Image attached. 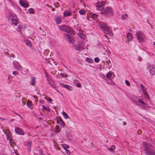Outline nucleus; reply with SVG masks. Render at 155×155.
Here are the masks:
<instances>
[{
  "mask_svg": "<svg viewBox=\"0 0 155 155\" xmlns=\"http://www.w3.org/2000/svg\"><path fill=\"white\" fill-rule=\"evenodd\" d=\"M104 5L100 2L98 3L96 5L97 9L102 11L101 13L105 15H112L113 11L112 9L109 7H104Z\"/></svg>",
  "mask_w": 155,
  "mask_h": 155,
  "instance_id": "1",
  "label": "nucleus"
},
{
  "mask_svg": "<svg viewBox=\"0 0 155 155\" xmlns=\"http://www.w3.org/2000/svg\"><path fill=\"white\" fill-rule=\"evenodd\" d=\"M99 26L104 33L110 36L113 35L112 31L105 23L102 22H100Z\"/></svg>",
  "mask_w": 155,
  "mask_h": 155,
  "instance_id": "2",
  "label": "nucleus"
},
{
  "mask_svg": "<svg viewBox=\"0 0 155 155\" xmlns=\"http://www.w3.org/2000/svg\"><path fill=\"white\" fill-rule=\"evenodd\" d=\"M58 29L71 35H74L75 34L74 31L71 29V28L66 25H64L60 26L58 27Z\"/></svg>",
  "mask_w": 155,
  "mask_h": 155,
  "instance_id": "3",
  "label": "nucleus"
},
{
  "mask_svg": "<svg viewBox=\"0 0 155 155\" xmlns=\"http://www.w3.org/2000/svg\"><path fill=\"white\" fill-rule=\"evenodd\" d=\"M146 155H155V152L152 149V146L146 143Z\"/></svg>",
  "mask_w": 155,
  "mask_h": 155,
  "instance_id": "4",
  "label": "nucleus"
},
{
  "mask_svg": "<svg viewBox=\"0 0 155 155\" xmlns=\"http://www.w3.org/2000/svg\"><path fill=\"white\" fill-rule=\"evenodd\" d=\"M8 21H11L12 23L15 26L17 25L18 23V20L17 19L15 15L14 14H11L8 18Z\"/></svg>",
  "mask_w": 155,
  "mask_h": 155,
  "instance_id": "5",
  "label": "nucleus"
},
{
  "mask_svg": "<svg viewBox=\"0 0 155 155\" xmlns=\"http://www.w3.org/2000/svg\"><path fill=\"white\" fill-rule=\"evenodd\" d=\"M13 64L16 70L18 71L22 70V67L18 62L16 61H13Z\"/></svg>",
  "mask_w": 155,
  "mask_h": 155,
  "instance_id": "6",
  "label": "nucleus"
},
{
  "mask_svg": "<svg viewBox=\"0 0 155 155\" xmlns=\"http://www.w3.org/2000/svg\"><path fill=\"white\" fill-rule=\"evenodd\" d=\"M147 69L151 74H155V66L154 65L148 64L147 66Z\"/></svg>",
  "mask_w": 155,
  "mask_h": 155,
  "instance_id": "7",
  "label": "nucleus"
},
{
  "mask_svg": "<svg viewBox=\"0 0 155 155\" xmlns=\"http://www.w3.org/2000/svg\"><path fill=\"white\" fill-rule=\"evenodd\" d=\"M136 35L137 39L140 42H141L143 41V35L142 32H137Z\"/></svg>",
  "mask_w": 155,
  "mask_h": 155,
  "instance_id": "8",
  "label": "nucleus"
},
{
  "mask_svg": "<svg viewBox=\"0 0 155 155\" xmlns=\"http://www.w3.org/2000/svg\"><path fill=\"white\" fill-rule=\"evenodd\" d=\"M84 48L83 43L81 42H79L76 45L75 49L77 50L81 51L83 50Z\"/></svg>",
  "mask_w": 155,
  "mask_h": 155,
  "instance_id": "9",
  "label": "nucleus"
},
{
  "mask_svg": "<svg viewBox=\"0 0 155 155\" xmlns=\"http://www.w3.org/2000/svg\"><path fill=\"white\" fill-rule=\"evenodd\" d=\"M19 2L20 5L24 8H27L29 6V4L27 1L20 0Z\"/></svg>",
  "mask_w": 155,
  "mask_h": 155,
  "instance_id": "10",
  "label": "nucleus"
},
{
  "mask_svg": "<svg viewBox=\"0 0 155 155\" xmlns=\"http://www.w3.org/2000/svg\"><path fill=\"white\" fill-rule=\"evenodd\" d=\"M57 124L60 125L61 126L64 127V126L65 125L64 122L60 117H58L57 118Z\"/></svg>",
  "mask_w": 155,
  "mask_h": 155,
  "instance_id": "11",
  "label": "nucleus"
},
{
  "mask_svg": "<svg viewBox=\"0 0 155 155\" xmlns=\"http://www.w3.org/2000/svg\"><path fill=\"white\" fill-rule=\"evenodd\" d=\"M15 132L18 134L23 135L24 134V131L23 130L19 127H17L15 130Z\"/></svg>",
  "mask_w": 155,
  "mask_h": 155,
  "instance_id": "12",
  "label": "nucleus"
},
{
  "mask_svg": "<svg viewBox=\"0 0 155 155\" xmlns=\"http://www.w3.org/2000/svg\"><path fill=\"white\" fill-rule=\"evenodd\" d=\"M68 39L69 40V42L71 43H74V38L72 36L68 34H66Z\"/></svg>",
  "mask_w": 155,
  "mask_h": 155,
  "instance_id": "13",
  "label": "nucleus"
},
{
  "mask_svg": "<svg viewBox=\"0 0 155 155\" xmlns=\"http://www.w3.org/2000/svg\"><path fill=\"white\" fill-rule=\"evenodd\" d=\"M63 14L64 17H65L67 16L71 15H72V13L70 11L67 10L64 12Z\"/></svg>",
  "mask_w": 155,
  "mask_h": 155,
  "instance_id": "14",
  "label": "nucleus"
},
{
  "mask_svg": "<svg viewBox=\"0 0 155 155\" xmlns=\"http://www.w3.org/2000/svg\"><path fill=\"white\" fill-rule=\"evenodd\" d=\"M55 22L57 24H59L61 23L62 21V18L61 16L56 17L55 18Z\"/></svg>",
  "mask_w": 155,
  "mask_h": 155,
  "instance_id": "15",
  "label": "nucleus"
},
{
  "mask_svg": "<svg viewBox=\"0 0 155 155\" xmlns=\"http://www.w3.org/2000/svg\"><path fill=\"white\" fill-rule=\"evenodd\" d=\"M90 16L93 19L95 20H98V15L94 13H91Z\"/></svg>",
  "mask_w": 155,
  "mask_h": 155,
  "instance_id": "16",
  "label": "nucleus"
},
{
  "mask_svg": "<svg viewBox=\"0 0 155 155\" xmlns=\"http://www.w3.org/2000/svg\"><path fill=\"white\" fill-rule=\"evenodd\" d=\"M36 83L35 78L34 77H32L31 78V82L30 84L31 85L34 86Z\"/></svg>",
  "mask_w": 155,
  "mask_h": 155,
  "instance_id": "17",
  "label": "nucleus"
},
{
  "mask_svg": "<svg viewBox=\"0 0 155 155\" xmlns=\"http://www.w3.org/2000/svg\"><path fill=\"white\" fill-rule=\"evenodd\" d=\"M7 132V133L6 132L5 133V134L6 135L7 139V140H10L12 137L11 133L9 131Z\"/></svg>",
  "mask_w": 155,
  "mask_h": 155,
  "instance_id": "18",
  "label": "nucleus"
},
{
  "mask_svg": "<svg viewBox=\"0 0 155 155\" xmlns=\"http://www.w3.org/2000/svg\"><path fill=\"white\" fill-rule=\"evenodd\" d=\"M61 130V128L58 125H56L54 129V132L56 133H58Z\"/></svg>",
  "mask_w": 155,
  "mask_h": 155,
  "instance_id": "19",
  "label": "nucleus"
},
{
  "mask_svg": "<svg viewBox=\"0 0 155 155\" xmlns=\"http://www.w3.org/2000/svg\"><path fill=\"white\" fill-rule=\"evenodd\" d=\"M60 85L63 87L66 88L68 90H70L71 88V87L70 86L64 84L60 83Z\"/></svg>",
  "mask_w": 155,
  "mask_h": 155,
  "instance_id": "20",
  "label": "nucleus"
},
{
  "mask_svg": "<svg viewBox=\"0 0 155 155\" xmlns=\"http://www.w3.org/2000/svg\"><path fill=\"white\" fill-rule=\"evenodd\" d=\"M24 42L25 43L26 45L28 46L31 47V42L28 40H25L24 41Z\"/></svg>",
  "mask_w": 155,
  "mask_h": 155,
  "instance_id": "21",
  "label": "nucleus"
},
{
  "mask_svg": "<svg viewBox=\"0 0 155 155\" xmlns=\"http://www.w3.org/2000/svg\"><path fill=\"white\" fill-rule=\"evenodd\" d=\"M79 13L81 15H84L86 12L85 10L83 9H81L79 11Z\"/></svg>",
  "mask_w": 155,
  "mask_h": 155,
  "instance_id": "22",
  "label": "nucleus"
},
{
  "mask_svg": "<svg viewBox=\"0 0 155 155\" xmlns=\"http://www.w3.org/2000/svg\"><path fill=\"white\" fill-rule=\"evenodd\" d=\"M112 73L113 72H108L106 75V77L108 78H111L112 75Z\"/></svg>",
  "mask_w": 155,
  "mask_h": 155,
  "instance_id": "23",
  "label": "nucleus"
},
{
  "mask_svg": "<svg viewBox=\"0 0 155 155\" xmlns=\"http://www.w3.org/2000/svg\"><path fill=\"white\" fill-rule=\"evenodd\" d=\"M127 37L128 39L130 40L132 38L133 36H132V34L131 33H128L127 34Z\"/></svg>",
  "mask_w": 155,
  "mask_h": 155,
  "instance_id": "24",
  "label": "nucleus"
},
{
  "mask_svg": "<svg viewBox=\"0 0 155 155\" xmlns=\"http://www.w3.org/2000/svg\"><path fill=\"white\" fill-rule=\"evenodd\" d=\"M62 114L65 119H67V118H69V117L66 113L64 112H63Z\"/></svg>",
  "mask_w": 155,
  "mask_h": 155,
  "instance_id": "25",
  "label": "nucleus"
},
{
  "mask_svg": "<svg viewBox=\"0 0 155 155\" xmlns=\"http://www.w3.org/2000/svg\"><path fill=\"white\" fill-rule=\"evenodd\" d=\"M62 147L65 150L67 149V148H69L68 145L66 144H63L62 145Z\"/></svg>",
  "mask_w": 155,
  "mask_h": 155,
  "instance_id": "26",
  "label": "nucleus"
},
{
  "mask_svg": "<svg viewBox=\"0 0 155 155\" xmlns=\"http://www.w3.org/2000/svg\"><path fill=\"white\" fill-rule=\"evenodd\" d=\"M26 104L28 107L30 108L32 106V104L29 101H27Z\"/></svg>",
  "mask_w": 155,
  "mask_h": 155,
  "instance_id": "27",
  "label": "nucleus"
},
{
  "mask_svg": "<svg viewBox=\"0 0 155 155\" xmlns=\"http://www.w3.org/2000/svg\"><path fill=\"white\" fill-rule=\"evenodd\" d=\"M115 149V147L114 145H112L109 148L110 150L111 151H114Z\"/></svg>",
  "mask_w": 155,
  "mask_h": 155,
  "instance_id": "28",
  "label": "nucleus"
},
{
  "mask_svg": "<svg viewBox=\"0 0 155 155\" xmlns=\"http://www.w3.org/2000/svg\"><path fill=\"white\" fill-rule=\"evenodd\" d=\"M42 108H43V110H47L48 111H50V109L49 108H47L46 107H45V105H42Z\"/></svg>",
  "mask_w": 155,
  "mask_h": 155,
  "instance_id": "29",
  "label": "nucleus"
},
{
  "mask_svg": "<svg viewBox=\"0 0 155 155\" xmlns=\"http://www.w3.org/2000/svg\"><path fill=\"white\" fill-rule=\"evenodd\" d=\"M140 87H142L143 91V95H144V96H145V90L144 89V86L143 85L141 84Z\"/></svg>",
  "mask_w": 155,
  "mask_h": 155,
  "instance_id": "30",
  "label": "nucleus"
},
{
  "mask_svg": "<svg viewBox=\"0 0 155 155\" xmlns=\"http://www.w3.org/2000/svg\"><path fill=\"white\" fill-rule=\"evenodd\" d=\"M31 144V141H29L27 143V145L29 147L28 148V149L29 150H30Z\"/></svg>",
  "mask_w": 155,
  "mask_h": 155,
  "instance_id": "31",
  "label": "nucleus"
},
{
  "mask_svg": "<svg viewBox=\"0 0 155 155\" xmlns=\"http://www.w3.org/2000/svg\"><path fill=\"white\" fill-rule=\"evenodd\" d=\"M29 12L30 13L33 14L34 12V9L32 8H30L28 10Z\"/></svg>",
  "mask_w": 155,
  "mask_h": 155,
  "instance_id": "32",
  "label": "nucleus"
},
{
  "mask_svg": "<svg viewBox=\"0 0 155 155\" xmlns=\"http://www.w3.org/2000/svg\"><path fill=\"white\" fill-rule=\"evenodd\" d=\"M94 61L95 62L98 63L100 61V59L96 57L94 58Z\"/></svg>",
  "mask_w": 155,
  "mask_h": 155,
  "instance_id": "33",
  "label": "nucleus"
},
{
  "mask_svg": "<svg viewBox=\"0 0 155 155\" xmlns=\"http://www.w3.org/2000/svg\"><path fill=\"white\" fill-rule=\"evenodd\" d=\"M15 96L16 97H19L20 96V93H18L17 91H15Z\"/></svg>",
  "mask_w": 155,
  "mask_h": 155,
  "instance_id": "34",
  "label": "nucleus"
},
{
  "mask_svg": "<svg viewBox=\"0 0 155 155\" xmlns=\"http://www.w3.org/2000/svg\"><path fill=\"white\" fill-rule=\"evenodd\" d=\"M127 14H126L125 15H123L121 17L122 19H126V18H127Z\"/></svg>",
  "mask_w": 155,
  "mask_h": 155,
  "instance_id": "35",
  "label": "nucleus"
},
{
  "mask_svg": "<svg viewBox=\"0 0 155 155\" xmlns=\"http://www.w3.org/2000/svg\"><path fill=\"white\" fill-rule=\"evenodd\" d=\"M125 83L126 85L128 86H130V84L129 81L127 80H126L125 81Z\"/></svg>",
  "mask_w": 155,
  "mask_h": 155,
  "instance_id": "36",
  "label": "nucleus"
},
{
  "mask_svg": "<svg viewBox=\"0 0 155 155\" xmlns=\"http://www.w3.org/2000/svg\"><path fill=\"white\" fill-rule=\"evenodd\" d=\"M18 28L20 31H22V29L23 28L22 26L21 25H19L18 26Z\"/></svg>",
  "mask_w": 155,
  "mask_h": 155,
  "instance_id": "37",
  "label": "nucleus"
},
{
  "mask_svg": "<svg viewBox=\"0 0 155 155\" xmlns=\"http://www.w3.org/2000/svg\"><path fill=\"white\" fill-rule=\"evenodd\" d=\"M139 103H142L143 104H145L144 102L142 100V99H139Z\"/></svg>",
  "mask_w": 155,
  "mask_h": 155,
  "instance_id": "38",
  "label": "nucleus"
},
{
  "mask_svg": "<svg viewBox=\"0 0 155 155\" xmlns=\"http://www.w3.org/2000/svg\"><path fill=\"white\" fill-rule=\"evenodd\" d=\"M86 60L87 61L89 62V63H91V60L90 58H87L86 59Z\"/></svg>",
  "mask_w": 155,
  "mask_h": 155,
  "instance_id": "39",
  "label": "nucleus"
},
{
  "mask_svg": "<svg viewBox=\"0 0 155 155\" xmlns=\"http://www.w3.org/2000/svg\"><path fill=\"white\" fill-rule=\"evenodd\" d=\"M12 74L14 75H16L18 74V73L16 71H15L13 72Z\"/></svg>",
  "mask_w": 155,
  "mask_h": 155,
  "instance_id": "40",
  "label": "nucleus"
},
{
  "mask_svg": "<svg viewBox=\"0 0 155 155\" xmlns=\"http://www.w3.org/2000/svg\"><path fill=\"white\" fill-rule=\"evenodd\" d=\"M45 99H46L48 101H49V102H51L52 101L51 98L50 97H48L47 98H45Z\"/></svg>",
  "mask_w": 155,
  "mask_h": 155,
  "instance_id": "41",
  "label": "nucleus"
},
{
  "mask_svg": "<svg viewBox=\"0 0 155 155\" xmlns=\"http://www.w3.org/2000/svg\"><path fill=\"white\" fill-rule=\"evenodd\" d=\"M146 100L147 99H148V100H150V98L149 97V95L147 94L146 92Z\"/></svg>",
  "mask_w": 155,
  "mask_h": 155,
  "instance_id": "42",
  "label": "nucleus"
},
{
  "mask_svg": "<svg viewBox=\"0 0 155 155\" xmlns=\"http://www.w3.org/2000/svg\"><path fill=\"white\" fill-rule=\"evenodd\" d=\"M65 150H66V153L67 154H69L70 153V152L68 149H66Z\"/></svg>",
  "mask_w": 155,
  "mask_h": 155,
  "instance_id": "43",
  "label": "nucleus"
},
{
  "mask_svg": "<svg viewBox=\"0 0 155 155\" xmlns=\"http://www.w3.org/2000/svg\"><path fill=\"white\" fill-rule=\"evenodd\" d=\"M76 86L78 87H81V84L80 83H78L76 84Z\"/></svg>",
  "mask_w": 155,
  "mask_h": 155,
  "instance_id": "44",
  "label": "nucleus"
},
{
  "mask_svg": "<svg viewBox=\"0 0 155 155\" xmlns=\"http://www.w3.org/2000/svg\"><path fill=\"white\" fill-rule=\"evenodd\" d=\"M142 132L141 130H138L137 131V133L139 134H142Z\"/></svg>",
  "mask_w": 155,
  "mask_h": 155,
  "instance_id": "45",
  "label": "nucleus"
},
{
  "mask_svg": "<svg viewBox=\"0 0 155 155\" xmlns=\"http://www.w3.org/2000/svg\"><path fill=\"white\" fill-rule=\"evenodd\" d=\"M5 55H6L7 54L8 55V50L7 49H5Z\"/></svg>",
  "mask_w": 155,
  "mask_h": 155,
  "instance_id": "46",
  "label": "nucleus"
},
{
  "mask_svg": "<svg viewBox=\"0 0 155 155\" xmlns=\"http://www.w3.org/2000/svg\"><path fill=\"white\" fill-rule=\"evenodd\" d=\"M54 6H55V7L58 8V7H59V6L58 4V3H57L54 4Z\"/></svg>",
  "mask_w": 155,
  "mask_h": 155,
  "instance_id": "47",
  "label": "nucleus"
},
{
  "mask_svg": "<svg viewBox=\"0 0 155 155\" xmlns=\"http://www.w3.org/2000/svg\"><path fill=\"white\" fill-rule=\"evenodd\" d=\"M61 76L63 77H66L67 76V75H64L63 74H61Z\"/></svg>",
  "mask_w": 155,
  "mask_h": 155,
  "instance_id": "48",
  "label": "nucleus"
},
{
  "mask_svg": "<svg viewBox=\"0 0 155 155\" xmlns=\"http://www.w3.org/2000/svg\"><path fill=\"white\" fill-rule=\"evenodd\" d=\"M46 5L48 7H50V8H52V7L51 6L49 5L48 4H47Z\"/></svg>",
  "mask_w": 155,
  "mask_h": 155,
  "instance_id": "49",
  "label": "nucleus"
},
{
  "mask_svg": "<svg viewBox=\"0 0 155 155\" xmlns=\"http://www.w3.org/2000/svg\"><path fill=\"white\" fill-rule=\"evenodd\" d=\"M40 155L42 154V150L40 151Z\"/></svg>",
  "mask_w": 155,
  "mask_h": 155,
  "instance_id": "50",
  "label": "nucleus"
},
{
  "mask_svg": "<svg viewBox=\"0 0 155 155\" xmlns=\"http://www.w3.org/2000/svg\"><path fill=\"white\" fill-rule=\"evenodd\" d=\"M73 19H76V15H73Z\"/></svg>",
  "mask_w": 155,
  "mask_h": 155,
  "instance_id": "51",
  "label": "nucleus"
},
{
  "mask_svg": "<svg viewBox=\"0 0 155 155\" xmlns=\"http://www.w3.org/2000/svg\"><path fill=\"white\" fill-rule=\"evenodd\" d=\"M49 84H50V85L51 86V87L52 88H54V87L50 83H49Z\"/></svg>",
  "mask_w": 155,
  "mask_h": 155,
  "instance_id": "52",
  "label": "nucleus"
},
{
  "mask_svg": "<svg viewBox=\"0 0 155 155\" xmlns=\"http://www.w3.org/2000/svg\"><path fill=\"white\" fill-rule=\"evenodd\" d=\"M49 84H50V85L51 86V87L52 88H54V87L50 83H49Z\"/></svg>",
  "mask_w": 155,
  "mask_h": 155,
  "instance_id": "53",
  "label": "nucleus"
},
{
  "mask_svg": "<svg viewBox=\"0 0 155 155\" xmlns=\"http://www.w3.org/2000/svg\"><path fill=\"white\" fill-rule=\"evenodd\" d=\"M49 84H50V85L51 86V87L52 88H54V87L50 83H49Z\"/></svg>",
  "mask_w": 155,
  "mask_h": 155,
  "instance_id": "54",
  "label": "nucleus"
},
{
  "mask_svg": "<svg viewBox=\"0 0 155 155\" xmlns=\"http://www.w3.org/2000/svg\"><path fill=\"white\" fill-rule=\"evenodd\" d=\"M44 101L42 100H40L39 102L41 103H43Z\"/></svg>",
  "mask_w": 155,
  "mask_h": 155,
  "instance_id": "55",
  "label": "nucleus"
},
{
  "mask_svg": "<svg viewBox=\"0 0 155 155\" xmlns=\"http://www.w3.org/2000/svg\"><path fill=\"white\" fill-rule=\"evenodd\" d=\"M123 124L124 125H125L126 124V122H124L123 123Z\"/></svg>",
  "mask_w": 155,
  "mask_h": 155,
  "instance_id": "56",
  "label": "nucleus"
},
{
  "mask_svg": "<svg viewBox=\"0 0 155 155\" xmlns=\"http://www.w3.org/2000/svg\"><path fill=\"white\" fill-rule=\"evenodd\" d=\"M52 11H55V8H53L52 9Z\"/></svg>",
  "mask_w": 155,
  "mask_h": 155,
  "instance_id": "57",
  "label": "nucleus"
},
{
  "mask_svg": "<svg viewBox=\"0 0 155 155\" xmlns=\"http://www.w3.org/2000/svg\"><path fill=\"white\" fill-rule=\"evenodd\" d=\"M17 115H18V116H19V117H21L20 116V115L18 114L17 113H15Z\"/></svg>",
  "mask_w": 155,
  "mask_h": 155,
  "instance_id": "58",
  "label": "nucleus"
},
{
  "mask_svg": "<svg viewBox=\"0 0 155 155\" xmlns=\"http://www.w3.org/2000/svg\"><path fill=\"white\" fill-rule=\"evenodd\" d=\"M12 57H13V58H15L14 57V54H12V56H11Z\"/></svg>",
  "mask_w": 155,
  "mask_h": 155,
  "instance_id": "59",
  "label": "nucleus"
},
{
  "mask_svg": "<svg viewBox=\"0 0 155 155\" xmlns=\"http://www.w3.org/2000/svg\"><path fill=\"white\" fill-rule=\"evenodd\" d=\"M106 63H107V64H108V65H109V63H108V62L107 61V62H106Z\"/></svg>",
  "mask_w": 155,
  "mask_h": 155,
  "instance_id": "60",
  "label": "nucleus"
},
{
  "mask_svg": "<svg viewBox=\"0 0 155 155\" xmlns=\"http://www.w3.org/2000/svg\"><path fill=\"white\" fill-rule=\"evenodd\" d=\"M105 37L106 38H108V36H107L106 35H105Z\"/></svg>",
  "mask_w": 155,
  "mask_h": 155,
  "instance_id": "61",
  "label": "nucleus"
},
{
  "mask_svg": "<svg viewBox=\"0 0 155 155\" xmlns=\"http://www.w3.org/2000/svg\"><path fill=\"white\" fill-rule=\"evenodd\" d=\"M154 144H155V138H154Z\"/></svg>",
  "mask_w": 155,
  "mask_h": 155,
  "instance_id": "62",
  "label": "nucleus"
},
{
  "mask_svg": "<svg viewBox=\"0 0 155 155\" xmlns=\"http://www.w3.org/2000/svg\"><path fill=\"white\" fill-rule=\"evenodd\" d=\"M149 25H150V26H151V28H152V25H150V24H149Z\"/></svg>",
  "mask_w": 155,
  "mask_h": 155,
  "instance_id": "63",
  "label": "nucleus"
},
{
  "mask_svg": "<svg viewBox=\"0 0 155 155\" xmlns=\"http://www.w3.org/2000/svg\"><path fill=\"white\" fill-rule=\"evenodd\" d=\"M109 62H110V63H111V62H110V60H109Z\"/></svg>",
  "mask_w": 155,
  "mask_h": 155,
  "instance_id": "64",
  "label": "nucleus"
}]
</instances>
